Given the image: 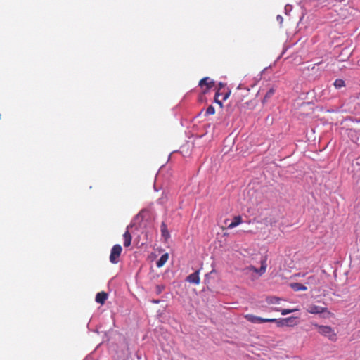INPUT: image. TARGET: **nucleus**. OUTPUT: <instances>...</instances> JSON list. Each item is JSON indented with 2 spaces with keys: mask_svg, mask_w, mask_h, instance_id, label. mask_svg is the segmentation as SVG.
I'll use <instances>...</instances> for the list:
<instances>
[{
  "mask_svg": "<svg viewBox=\"0 0 360 360\" xmlns=\"http://www.w3.org/2000/svg\"><path fill=\"white\" fill-rule=\"evenodd\" d=\"M345 81L341 79H337L334 82V86L336 89H340L341 87L345 86Z\"/></svg>",
  "mask_w": 360,
  "mask_h": 360,
  "instance_id": "aec40b11",
  "label": "nucleus"
},
{
  "mask_svg": "<svg viewBox=\"0 0 360 360\" xmlns=\"http://www.w3.org/2000/svg\"><path fill=\"white\" fill-rule=\"evenodd\" d=\"M214 82L210 77H205L200 80L199 86L203 89L205 86V89H203V92L206 93L210 89H211L214 86Z\"/></svg>",
  "mask_w": 360,
  "mask_h": 360,
  "instance_id": "39448f33",
  "label": "nucleus"
},
{
  "mask_svg": "<svg viewBox=\"0 0 360 360\" xmlns=\"http://www.w3.org/2000/svg\"><path fill=\"white\" fill-rule=\"evenodd\" d=\"M169 259V255L167 253L163 254L160 258L157 261L156 265L158 268H160L165 265Z\"/></svg>",
  "mask_w": 360,
  "mask_h": 360,
  "instance_id": "ddd939ff",
  "label": "nucleus"
},
{
  "mask_svg": "<svg viewBox=\"0 0 360 360\" xmlns=\"http://www.w3.org/2000/svg\"><path fill=\"white\" fill-rule=\"evenodd\" d=\"M275 93V89L274 88H271L269 89V91L266 93L264 98H263V101H262V103H266L269 99H270L273 95Z\"/></svg>",
  "mask_w": 360,
  "mask_h": 360,
  "instance_id": "dca6fc26",
  "label": "nucleus"
},
{
  "mask_svg": "<svg viewBox=\"0 0 360 360\" xmlns=\"http://www.w3.org/2000/svg\"><path fill=\"white\" fill-rule=\"evenodd\" d=\"M122 248L120 245H115L110 252V261L112 264H117Z\"/></svg>",
  "mask_w": 360,
  "mask_h": 360,
  "instance_id": "7ed1b4c3",
  "label": "nucleus"
},
{
  "mask_svg": "<svg viewBox=\"0 0 360 360\" xmlns=\"http://www.w3.org/2000/svg\"><path fill=\"white\" fill-rule=\"evenodd\" d=\"M290 287L295 292L305 291L307 290V287L305 285L300 283H290Z\"/></svg>",
  "mask_w": 360,
  "mask_h": 360,
  "instance_id": "1a4fd4ad",
  "label": "nucleus"
},
{
  "mask_svg": "<svg viewBox=\"0 0 360 360\" xmlns=\"http://www.w3.org/2000/svg\"><path fill=\"white\" fill-rule=\"evenodd\" d=\"M165 288L164 285H157L155 287V292L157 294H160Z\"/></svg>",
  "mask_w": 360,
  "mask_h": 360,
  "instance_id": "5701e85b",
  "label": "nucleus"
},
{
  "mask_svg": "<svg viewBox=\"0 0 360 360\" xmlns=\"http://www.w3.org/2000/svg\"><path fill=\"white\" fill-rule=\"evenodd\" d=\"M221 96L220 89H217L215 96H214V101L216 103L219 104L221 108L223 106L222 100H219V97Z\"/></svg>",
  "mask_w": 360,
  "mask_h": 360,
  "instance_id": "6ab92c4d",
  "label": "nucleus"
},
{
  "mask_svg": "<svg viewBox=\"0 0 360 360\" xmlns=\"http://www.w3.org/2000/svg\"><path fill=\"white\" fill-rule=\"evenodd\" d=\"M231 91L227 90L226 92L221 91V96H223L222 101H226L230 96Z\"/></svg>",
  "mask_w": 360,
  "mask_h": 360,
  "instance_id": "4be33fe9",
  "label": "nucleus"
},
{
  "mask_svg": "<svg viewBox=\"0 0 360 360\" xmlns=\"http://www.w3.org/2000/svg\"><path fill=\"white\" fill-rule=\"evenodd\" d=\"M124 245V247H129L131 242V236L129 231H126L123 235Z\"/></svg>",
  "mask_w": 360,
  "mask_h": 360,
  "instance_id": "4468645a",
  "label": "nucleus"
},
{
  "mask_svg": "<svg viewBox=\"0 0 360 360\" xmlns=\"http://www.w3.org/2000/svg\"><path fill=\"white\" fill-rule=\"evenodd\" d=\"M108 294L103 291L98 292L95 298L96 302L101 304H103L108 299Z\"/></svg>",
  "mask_w": 360,
  "mask_h": 360,
  "instance_id": "6e6552de",
  "label": "nucleus"
},
{
  "mask_svg": "<svg viewBox=\"0 0 360 360\" xmlns=\"http://www.w3.org/2000/svg\"><path fill=\"white\" fill-rule=\"evenodd\" d=\"M294 319H295L294 317H288V318L280 319V320L276 319V321H275V322L277 323L278 326H283V325L292 326V321H293Z\"/></svg>",
  "mask_w": 360,
  "mask_h": 360,
  "instance_id": "9b49d317",
  "label": "nucleus"
},
{
  "mask_svg": "<svg viewBox=\"0 0 360 360\" xmlns=\"http://www.w3.org/2000/svg\"><path fill=\"white\" fill-rule=\"evenodd\" d=\"M200 271L198 270L195 271L194 273L190 274L186 277V281H188L190 283H193L195 285H198L200 281V278L199 276Z\"/></svg>",
  "mask_w": 360,
  "mask_h": 360,
  "instance_id": "0eeeda50",
  "label": "nucleus"
},
{
  "mask_svg": "<svg viewBox=\"0 0 360 360\" xmlns=\"http://www.w3.org/2000/svg\"><path fill=\"white\" fill-rule=\"evenodd\" d=\"M326 308L322 307L321 306L310 304L308 306L307 311L310 314H321L323 312L326 311Z\"/></svg>",
  "mask_w": 360,
  "mask_h": 360,
  "instance_id": "423d86ee",
  "label": "nucleus"
},
{
  "mask_svg": "<svg viewBox=\"0 0 360 360\" xmlns=\"http://www.w3.org/2000/svg\"><path fill=\"white\" fill-rule=\"evenodd\" d=\"M266 269V261L262 260V266L259 269H257L253 266H249L246 267L244 270L248 272L253 271L255 273H258L259 276H262V274H264L265 273Z\"/></svg>",
  "mask_w": 360,
  "mask_h": 360,
  "instance_id": "20e7f679",
  "label": "nucleus"
},
{
  "mask_svg": "<svg viewBox=\"0 0 360 360\" xmlns=\"http://www.w3.org/2000/svg\"><path fill=\"white\" fill-rule=\"evenodd\" d=\"M318 282H319V280H318L317 277L314 275H312V276H310L309 277H308L307 281L305 283V284L315 285L318 283Z\"/></svg>",
  "mask_w": 360,
  "mask_h": 360,
  "instance_id": "f3484780",
  "label": "nucleus"
},
{
  "mask_svg": "<svg viewBox=\"0 0 360 360\" xmlns=\"http://www.w3.org/2000/svg\"><path fill=\"white\" fill-rule=\"evenodd\" d=\"M153 302H154V303H158V302H159V300H153Z\"/></svg>",
  "mask_w": 360,
  "mask_h": 360,
  "instance_id": "a878e982",
  "label": "nucleus"
},
{
  "mask_svg": "<svg viewBox=\"0 0 360 360\" xmlns=\"http://www.w3.org/2000/svg\"><path fill=\"white\" fill-rule=\"evenodd\" d=\"M280 300H281V299L279 297H274V296L269 297L266 298V302L269 304H278Z\"/></svg>",
  "mask_w": 360,
  "mask_h": 360,
  "instance_id": "a211bd4d",
  "label": "nucleus"
},
{
  "mask_svg": "<svg viewBox=\"0 0 360 360\" xmlns=\"http://www.w3.org/2000/svg\"><path fill=\"white\" fill-rule=\"evenodd\" d=\"M242 217L240 216H236L233 218V221H231L228 226L227 228L229 229H233L234 227L237 226L240 224L242 223Z\"/></svg>",
  "mask_w": 360,
  "mask_h": 360,
  "instance_id": "f8f14e48",
  "label": "nucleus"
},
{
  "mask_svg": "<svg viewBox=\"0 0 360 360\" xmlns=\"http://www.w3.org/2000/svg\"><path fill=\"white\" fill-rule=\"evenodd\" d=\"M160 231L162 236L167 240L170 237L169 232L167 229V226L165 222H162L160 226Z\"/></svg>",
  "mask_w": 360,
  "mask_h": 360,
  "instance_id": "9d476101",
  "label": "nucleus"
},
{
  "mask_svg": "<svg viewBox=\"0 0 360 360\" xmlns=\"http://www.w3.org/2000/svg\"><path fill=\"white\" fill-rule=\"evenodd\" d=\"M214 113H215L214 108L212 105L208 106V108L206 110L205 114L207 115H214Z\"/></svg>",
  "mask_w": 360,
  "mask_h": 360,
  "instance_id": "412c9836",
  "label": "nucleus"
},
{
  "mask_svg": "<svg viewBox=\"0 0 360 360\" xmlns=\"http://www.w3.org/2000/svg\"><path fill=\"white\" fill-rule=\"evenodd\" d=\"M272 311H280L282 315H287L290 313H292V312H294V311H297L298 309H282L281 308H278V307H274V308H272L271 309Z\"/></svg>",
  "mask_w": 360,
  "mask_h": 360,
  "instance_id": "2eb2a0df",
  "label": "nucleus"
},
{
  "mask_svg": "<svg viewBox=\"0 0 360 360\" xmlns=\"http://www.w3.org/2000/svg\"><path fill=\"white\" fill-rule=\"evenodd\" d=\"M318 328V331L322 335L328 338L331 341H335L337 340V334L334 329L328 326H319L315 325Z\"/></svg>",
  "mask_w": 360,
  "mask_h": 360,
  "instance_id": "f257e3e1",
  "label": "nucleus"
},
{
  "mask_svg": "<svg viewBox=\"0 0 360 360\" xmlns=\"http://www.w3.org/2000/svg\"><path fill=\"white\" fill-rule=\"evenodd\" d=\"M245 318L252 323H274L276 321V319H264L252 314H246Z\"/></svg>",
  "mask_w": 360,
  "mask_h": 360,
  "instance_id": "f03ea898",
  "label": "nucleus"
},
{
  "mask_svg": "<svg viewBox=\"0 0 360 360\" xmlns=\"http://www.w3.org/2000/svg\"><path fill=\"white\" fill-rule=\"evenodd\" d=\"M277 18H278V20H282V17H281V16H280V15H278Z\"/></svg>",
  "mask_w": 360,
  "mask_h": 360,
  "instance_id": "393cba45",
  "label": "nucleus"
},
{
  "mask_svg": "<svg viewBox=\"0 0 360 360\" xmlns=\"http://www.w3.org/2000/svg\"><path fill=\"white\" fill-rule=\"evenodd\" d=\"M224 87H225V84L224 83H222V82H219V88H218V89H220V92L221 91V90L223 89H224Z\"/></svg>",
  "mask_w": 360,
  "mask_h": 360,
  "instance_id": "b1692460",
  "label": "nucleus"
}]
</instances>
